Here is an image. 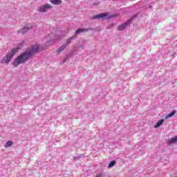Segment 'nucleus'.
I'll list each match as a JSON object with an SVG mask.
<instances>
[{"label": "nucleus", "instance_id": "f3484780", "mask_svg": "<svg viewBox=\"0 0 177 177\" xmlns=\"http://www.w3.org/2000/svg\"><path fill=\"white\" fill-rule=\"evenodd\" d=\"M95 177H103V174H102V173L98 174L95 176Z\"/></svg>", "mask_w": 177, "mask_h": 177}, {"label": "nucleus", "instance_id": "dca6fc26", "mask_svg": "<svg viewBox=\"0 0 177 177\" xmlns=\"http://www.w3.org/2000/svg\"><path fill=\"white\" fill-rule=\"evenodd\" d=\"M57 39V38H56V36H55V37H52L50 41V42H52V44H53V42H55V39Z\"/></svg>", "mask_w": 177, "mask_h": 177}, {"label": "nucleus", "instance_id": "ddd939ff", "mask_svg": "<svg viewBox=\"0 0 177 177\" xmlns=\"http://www.w3.org/2000/svg\"><path fill=\"white\" fill-rule=\"evenodd\" d=\"M13 145V142L12 141H8L5 145L4 147H10V146H12Z\"/></svg>", "mask_w": 177, "mask_h": 177}, {"label": "nucleus", "instance_id": "f8f14e48", "mask_svg": "<svg viewBox=\"0 0 177 177\" xmlns=\"http://www.w3.org/2000/svg\"><path fill=\"white\" fill-rule=\"evenodd\" d=\"M176 142H177V137H174V138L169 140V143H170V144L176 143Z\"/></svg>", "mask_w": 177, "mask_h": 177}, {"label": "nucleus", "instance_id": "7ed1b4c3", "mask_svg": "<svg viewBox=\"0 0 177 177\" xmlns=\"http://www.w3.org/2000/svg\"><path fill=\"white\" fill-rule=\"evenodd\" d=\"M120 14L110 15L108 12L101 13L97 15H94L93 19H104V20H109V19H113L114 17H118Z\"/></svg>", "mask_w": 177, "mask_h": 177}, {"label": "nucleus", "instance_id": "f03ea898", "mask_svg": "<svg viewBox=\"0 0 177 177\" xmlns=\"http://www.w3.org/2000/svg\"><path fill=\"white\" fill-rule=\"evenodd\" d=\"M23 45H24V41H21L19 44V46L12 48L11 51L6 55V56L3 57L1 63H2L3 64H9L10 60H12V57H13V56H15V55H16V53H17V52H19V50L21 49V46H23Z\"/></svg>", "mask_w": 177, "mask_h": 177}, {"label": "nucleus", "instance_id": "2eb2a0df", "mask_svg": "<svg viewBox=\"0 0 177 177\" xmlns=\"http://www.w3.org/2000/svg\"><path fill=\"white\" fill-rule=\"evenodd\" d=\"M115 165V160H112L110 162V163L108 165V168H111L112 167H114Z\"/></svg>", "mask_w": 177, "mask_h": 177}, {"label": "nucleus", "instance_id": "9b49d317", "mask_svg": "<svg viewBox=\"0 0 177 177\" xmlns=\"http://www.w3.org/2000/svg\"><path fill=\"white\" fill-rule=\"evenodd\" d=\"M30 30V28H24L22 30L18 31L19 32H21L22 34H25V32H27Z\"/></svg>", "mask_w": 177, "mask_h": 177}, {"label": "nucleus", "instance_id": "20e7f679", "mask_svg": "<svg viewBox=\"0 0 177 177\" xmlns=\"http://www.w3.org/2000/svg\"><path fill=\"white\" fill-rule=\"evenodd\" d=\"M133 17H131L130 19L127 20L124 24L119 26L118 27V31H122V30H125L127 27H128V26H129V24L132 23V20H133Z\"/></svg>", "mask_w": 177, "mask_h": 177}, {"label": "nucleus", "instance_id": "4468645a", "mask_svg": "<svg viewBox=\"0 0 177 177\" xmlns=\"http://www.w3.org/2000/svg\"><path fill=\"white\" fill-rule=\"evenodd\" d=\"M74 38H75V36H73L71 37H69L67 40H66V45H69V44L71 42V41H73V39H74Z\"/></svg>", "mask_w": 177, "mask_h": 177}, {"label": "nucleus", "instance_id": "6e6552de", "mask_svg": "<svg viewBox=\"0 0 177 177\" xmlns=\"http://www.w3.org/2000/svg\"><path fill=\"white\" fill-rule=\"evenodd\" d=\"M164 123V119H162L158 121V122L156 123V124L154 126V128H158V127H161L162 124Z\"/></svg>", "mask_w": 177, "mask_h": 177}, {"label": "nucleus", "instance_id": "39448f33", "mask_svg": "<svg viewBox=\"0 0 177 177\" xmlns=\"http://www.w3.org/2000/svg\"><path fill=\"white\" fill-rule=\"evenodd\" d=\"M53 7L50 4H45L44 6H41L37 8L38 12H41V13H44L45 12H48V9H52Z\"/></svg>", "mask_w": 177, "mask_h": 177}, {"label": "nucleus", "instance_id": "9d476101", "mask_svg": "<svg viewBox=\"0 0 177 177\" xmlns=\"http://www.w3.org/2000/svg\"><path fill=\"white\" fill-rule=\"evenodd\" d=\"M67 45L66 44H64L62 45L61 47H59V48L58 49V53H60V52H62V50H64V49H66Z\"/></svg>", "mask_w": 177, "mask_h": 177}, {"label": "nucleus", "instance_id": "423d86ee", "mask_svg": "<svg viewBox=\"0 0 177 177\" xmlns=\"http://www.w3.org/2000/svg\"><path fill=\"white\" fill-rule=\"evenodd\" d=\"M89 31V29H86V28H79L75 31L76 34H80V32H85Z\"/></svg>", "mask_w": 177, "mask_h": 177}, {"label": "nucleus", "instance_id": "0eeeda50", "mask_svg": "<svg viewBox=\"0 0 177 177\" xmlns=\"http://www.w3.org/2000/svg\"><path fill=\"white\" fill-rule=\"evenodd\" d=\"M50 2L53 3V5H60L62 0H50Z\"/></svg>", "mask_w": 177, "mask_h": 177}, {"label": "nucleus", "instance_id": "f257e3e1", "mask_svg": "<svg viewBox=\"0 0 177 177\" xmlns=\"http://www.w3.org/2000/svg\"><path fill=\"white\" fill-rule=\"evenodd\" d=\"M39 50H41L39 46H38V44H36L32 46V48L29 50L23 52L15 60V67H17V66H19V64L27 63V61L30 59V57H31L32 55L37 53Z\"/></svg>", "mask_w": 177, "mask_h": 177}, {"label": "nucleus", "instance_id": "1a4fd4ad", "mask_svg": "<svg viewBox=\"0 0 177 177\" xmlns=\"http://www.w3.org/2000/svg\"><path fill=\"white\" fill-rule=\"evenodd\" d=\"M175 111H172L171 113L167 115L165 117V120H168V118H170V117H174L175 115Z\"/></svg>", "mask_w": 177, "mask_h": 177}, {"label": "nucleus", "instance_id": "a211bd4d", "mask_svg": "<svg viewBox=\"0 0 177 177\" xmlns=\"http://www.w3.org/2000/svg\"><path fill=\"white\" fill-rule=\"evenodd\" d=\"M51 37H53V35H51Z\"/></svg>", "mask_w": 177, "mask_h": 177}]
</instances>
